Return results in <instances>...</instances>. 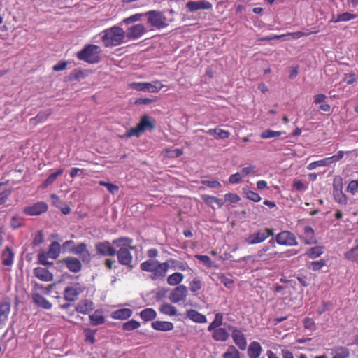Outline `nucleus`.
<instances>
[{"label": "nucleus", "instance_id": "f257e3e1", "mask_svg": "<svg viewBox=\"0 0 358 358\" xmlns=\"http://www.w3.org/2000/svg\"><path fill=\"white\" fill-rule=\"evenodd\" d=\"M125 31L118 26H113L103 31L102 41L106 47H113L121 45L124 42Z\"/></svg>", "mask_w": 358, "mask_h": 358}, {"label": "nucleus", "instance_id": "f03ea898", "mask_svg": "<svg viewBox=\"0 0 358 358\" xmlns=\"http://www.w3.org/2000/svg\"><path fill=\"white\" fill-rule=\"evenodd\" d=\"M101 48L96 45L89 44L76 53L78 59L89 64H97L101 60Z\"/></svg>", "mask_w": 358, "mask_h": 358}, {"label": "nucleus", "instance_id": "7ed1b4c3", "mask_svg": "<svg viewBox=\"0 0 358 358\" xmlns=\"http://www.w3.org/2000/svg\"><path fill=\"white\" fill-rule=\"evenodd\" d=\"M145 16L148 17V22L158 29L166 27V17L162 12L159 10H150L145 13Z\"/></svg>", "mask_w": 358, "mask_h": 358}, {"label": "nucleus", "instance_id": "20e7f679", "mask_svg": "<svg viewBox=\"0 0 358 358\" xmlns=\"http://www.w3.org/2000/svg\"><path fill=\"white\" fill-rule=\"evenodd\" d=\"M130 86L133 90L137 91L156 93L159 92L164 85L160 81L155 80L152 83H132Z\"/></svg>", "mask_w": 358, "mask_h": 358}, {"label": "nucleus", "instance_id": "39448f33", "mask_svg": "<svg viewBox=\"0 0 358 358\" xmlns=\"http://www.w3.org/2000/svg\"><path fill=\"white\" fill-rule=\"evenodd\" d=\"M96 255L103 257H113L117 253L116 248L108 241H99L94 245Z\"/></svg>", "mask_w": 358, "mask_h": 358}, {"label": "nucleus", "instance_id": "423d86ee", "mask_svg": "<svg viewBox=\"0 0 358 358\" xmlns=\"http://www.w3.org/2000/svg\"><path fill=\"white\" fill-rule=\"evenodd\" d=\"M57 264L60 265V266L65 265L69 271L74 273H79L83 268L80 259L73 256H68L59 260Z\"/></svg>", "mask_w": 358, "mask_h": 358}, {"label": "nucleus", "instance_id": "0eeeda50", "mask_svg": "<svg viewBox=\"0 0 358 358\" xmlns=\"http://www.w3.org/2000/svg\"><path fill=\"white\" fill-rule=\"evenodd\" d=\"M48 209V206L45 202L38 201L31 206L24 207L23 213L27 215L37 216L45 213Z\"/></svg>", "mask_w": 358, "mask_h": 358}, {"label": "nucleus", "instance_id": "6e6552de", "mask_svg": "<svg viewBox=\"0 0 358 358\" xmlns=\"http://www.w3.org/2000/svg\"><path fill=\"white\" fill-rule=\"evenodd\" d=\"M129 248H122L117 250V255L118 262L122 265L127 266L130 270L134 268V266L131 264L133 260V256L129 250Z\"/></svg>", "mask_w": 358, "mask_h": 358}, {"label": "nucleus", "instance_id": "1a4fd4ad", "mask_svg": "<svg viewBox=\"0 0 358 358\" xmlns=\"http://www.w3.org/2000/svg\"><path fill=\"white\" fill-rule=\"evenodd\" d=\"M187 294V287L184 285H179L171 290L169 299L172 303H177L185 300Z\"/></svg>", "mask_w": 358, "mask_h": 358}, {"label": "nucleus", "instance_id": "9d476101", "mask_svg": "<svg viewBox=\"0 0 358 358\" xmlns=\"http://www.w3.org/2000/svg\"><path fill=\"white\" fill-rule=\"evenodd\" d=\"M281 245H297L298 242L294 234L288 231H283L279 233L275 237V241Z\"/></svg>", "mask_w": 358, "mask_h": 358}, {"label": "nucleus", "instance_id": "9b49d317", "mask_svg": "<svg viewBox=\"0 0 358 358\" xmlns=\"http://www.w3.org/2000/svg\"><path fill=\"white\" fill-rule=\"evenodd\" d=\"M84 289L80 283H76L74 286L66 287L64 291V299L69 302H73L78 299V296Z\"/></svg>", "mask_w": 358, "mask_h": 358}, {"label": "nucleus", "instance_id": "f8f14e48", "mask_svg": "<svg viewBox=\"0 0 358 358\" xmlns=\"http://www.w3.org/2000/svg\"><path fill=\"white\" fill-rule=\"evenodd\" d=\"M147 31L143 24H137L129 27L125 31V36L129 39H137Z\"/></svg>", "mask_w": 358, "mask_h": 358}, {"label": "nucleus", "instance_id": "ddd939ff", "mask_svg": "<svg viewBox=\"0 0 358 358\" xmlns=\"http://www.w3.org/2000/svg\"><path fill=\"white\" fill-rule=\"evenodd\" d=\"M186 8L190 12H195L201 9L209 10L212 8V4L205 0L196 1H189L186 3Z\"/></svg>", "mask_w": 358, "mask_h": 358}, {"label": "nucleus", "instance_id": "4468645a", "mask_svg": "<svg viewBox=\"0 0 358 358\" xmlns=\"http://www.w3.org/2000/svg\"><path fill=\"white\" fill-rule=\"evenodd\" d=\"M35 277L44 282H50L54 279V275L47 268L43 267L35 268L33 271Z\"/></svg>", "mask_w": 358, "mask_h": 358}, {"label": "nucleus", "instance_id": "2eb2a0df", "mask_svg": "<svg viewBox=\"0 0 358 358\" xmlns=\"http://www.w3.org/2000/svg\"><path fill=\"white\" fill-rule=\"evenodd\" d=\"M231 337L234 343L241 350H245L247 347V341L245 335L239 330H234L231 334Z\"/></svg>", "mask_w": 358, "mask_h": 358}, {"label": "nucleus", "instance_id": "dca6fc26", "mask_svg": "<svg viewBox=\"0 0 358 358\" xmlns=\"http://www.w3.org/2000/svg\"><path fill=\"white\" fill-rule=\"evenodd\" d=\"M132 243L133 240L126 236L115 238L112 241V244L115 248H119V249L126 248L131 250H134L135 247L131 245Z\"/></svg>", "mask_w": 358, "mask_h": 358}, {"label": "nucleus", "instance_id": "f3484780", "mask_svg": "<svg viewBox=\"0 0 358 358\" xmlns=\"http://www.w3.org/2000/svg\"><path fill=\"white\" fill-rule=\"evenodd\" d=\"M138 126L142 132H144L147 130L152 131L155 128V122L152 120V117L147 115H144L141 117Z\"/></svg>", "mask_w": 358, "mask_h": 358}, {"label": "nucleus", "instance_id": "a211bd4d", "mask_svg": "<svg viewBox=\"0 0 358 358\" xmlns=\"http://www.w3.org/2000/svg\"><path fill=\"white\" fill-rule=\"evenodd\" d=\"M266 239V236L262 229L250 234L245 238V242L249 245H255L264 242Z\"/></svg>", "mask_w": 358, "mask_h": 358}, {"label": "nucleus", "instance_id": "6ab92c4d", "mask_svg": "<svg viewBox=\"0 0 358 358\" xmlns=\"http://www.w3.org/2000/svg\"><path fill=\"white\" fill-rule=\"evenodd\" d=\"M94 309V303L88 299L81 300L76 306V310L82 314H88Z\"/></svg>", "mask_w": 358, "mask_h": 358}, {"label": "nucleus", "instance_id": "aec40b11", "mask_svg": "<svg viewBox=\"0 0 358 358\" xmlns=\"http://www.w3.org/2000/svg\"><path fill=\"white\" fill-rule=\"evenodd\" d=\"M10 310V303L9 301H4L0 303V329H1L8 320Z\"/></svg>", "mask_w": 358, "mask_h": 358}, {"label": "nucleus", "instance_id": "412c9836", "mask_svg": "<svg viewBox=\"0 0 358 358\" xmlns=\"http://www.w3.org/2000/svg\"><path fill=\"white\" fill-rule=\"evenodd\" d=\"M151 326L155 330L162 331H171L174 328L172 322L166 321H154L151 323Z\"/></svg>", "mask_w": 358, "mask_h": 358}, {"label": "nucleus", "instance_id": "4be33fe9", "mask_svg": "<svg viewBox=\"0 0 358 358\" xmlns=\"http://www.w3.org/2000/svg\"><path fill=\"white\" fill-rule=\"evenodd\" d=\"M262 351V348L259 343L252 341L249 345L248 355L250 358H258L260 356Z\"/></svg>", "mask_w": 358, "mask_h": 358}, {"label": "nucleus", "instance_id": "5701e85b", "mask_svg": "<svg viewBox=\"0 0 358 358\" xmlns=\"http://www.w3.org/2000/svg\"><path fill=\"white\" fill-rule=\"evenodd\" d=\"M33 302L38 306L46 310H50L52 308L51 303L38 293L33 294Z\"/></svg>", "mask_w": 358, "mask_h": 358}, {"label": "nucleus", "instance_id": "b1692460", "mask_svg": "<svg viewBox=\"0 0 358 358\" xmlns=\"http://www.w3.org/2000/svg\"><path fill=\"white\" fill-rule=\"evenodd\" d=\"M201 199L206 204L208 205L213 209H215L213 206L214 203H215L219 208H222L224 204L222 199L213 196L203 194L201 195Z\"/></svg>", "mask_w": 358, "mask_h": 358}, {"label": "nucleus", "instance_id": "393cba45", "mask_svg": "<svg viewBox=\"0 0 358 358\" xmlns=\"http://www.w3.org/2000/svg\"><path fill=\"white\" fill-rule=\"evenodd\" d=\"M187 317L197 323H205L206 322V317L204 315L199 313L196 310L190 309L187 310Z\"/></svg>", "mask_w": 358, "mask_h": 358}, {"label": "nucleus", "instance_id": "a878e982", "mask_svg": "<svg viewBox=\"0 0 358 358\" xmlns=\"http://www.w3.org/2000/svg\"><path fill=\"white\" fill-rule=\"evenodd\" d=\"M229 336L226 329L222 327L213 330L212 334V338L216 341H226Z\"/></svg>", "mask_w": 358, "mask_h": 358}, {"label": "nucleus", "instance_id": "bb28decb", "mask_svg": "<svg viewBox=\"0 0 358 358\" xmlns=\"http://www.w3.org/2000/svg\"><path fill=\"white\" fill-rule=\"evenodd\" d=\"M132 310L129 308H121L113 311L111 313V317L115 320H126L130 317L132 315Z\"/></svg>", "mask_w": 358, "mask_h": 358}, {"label": "nucleus", "instance_id": "cd10ccee", "mask_svg": "<svg viewBox=\"0 0 358 358\" xmlns=\"http://www.w3.org/2000/svg\"><path fill=\"white\" fill-rule=\"evenodd\" d=\"M62 246L57 241H53L49 246L46 255H49L50 258L56 259L61 252Z\"/></svg>", "mask_w": 358, "mask_h": 358}, {"label": "nucleus", "instance_id": "c85d7f7f", "mask_svg": "<svg viewBox=\"0 0 358 358\" xmlns=\"http://www.w3.org/2000/svg\"><path fill=\"white\" fill-rule=\"evenodd\" d=\"M159 261L156 259H148L142 262L140 265V268L143 271L152 272L157 269Z\"/></svg>", "mask_w": 358, "mask_h": 358}, {"label": "nucleus", "instance_id": "c756f323", "mask_svg": "<svg viewBox=\"0 0 358 358\" xmlns=\"http://www.w3.org/2000/svg\"><path fill=\"white\" fill-rule=\"evenodd\" d=\"M2 264L4 266H11L13 263V258H14V252H13L12 249L7 246L5 250H3L2 253Z\"/></svg>", "mask_w": 358, "mask_h": 358}, {"label": "nucleus", "instance_id": "7c9ffc66", "mask_svg": "<svg viewBox=\"0 0 358 358\" xmlns=\"http://www.w3.org/2000/svg\"><path fill=\"white\" fill-rule=\"evenodd\" d=\"M139 315L141 318L145 321H151L155 319L157 317V313L153 308H147L143 309L139 313Z\"/></svg>", "mask_w": 358, "mask_h": 358}, {"label": "nucleus", "instance_id": "2f4dec72", "mask_svg": "<svg viewBox=\"0 0 358 358\" xmlns=\"http://www.w3.org/2000/svg\"><path fill=\"white\" fill-rule=\"evenodd\" d=\"M184 275L181 273L176 272L167 278V283L171 286H176L183 280Z\"/></svg>", "mask_w": 358, "mask_h": 358}, {"label": "nucleus", "instance_id": "473e14b6", "mask_svg": "<svg viewBox=\"0 0 358 358\" xmlns=\"http://www.w3.org/2000/svg\"><path fill=\"white\" fill-rule=\"evenodd\" d=\"M207 133L211 136H215L216 138L225 139L229 136V132L220 128L210 129Z\"/></svg>", "mask_w": 358, "mask_h": 358}, {"label": "nucleus", "instance_id": "72a5a7b5", "mask_svg": "<svg viewBox=\"0 0 358 358\" xmlns=\"http://www.w3.org/2000/svg\"><path fill=\"white\" fill-rule=\"evenodd\" d=\"M223 314L217 313L215 314L214 320L209 324L208 327V331H213V330L220 328L222 325Z\"/></svg>", "mask_w": 358, "mask_h": 358}, {"label": "nucleus", "instance_id": "f704fd0d", "mask_svg": "<svg viewBox=\"0 0 358 358\" xmlns=\"http://www.w3.org/2000/svg\"><path fill=\"white\" fill-rule=\"evenodd\" d=\"M90 324L94 326L102 324L105 322V317L100 312L96 310L92 315H90Z\"/></svg>", "mask_w": 358, "mask_h": 358}, {"label": "nucleus", "instance_id": "c9c22d12", "mask_svg": "<svg viewBox=\"0 0 358 358\" xmlns=\"http://www.w3.org/2000/svg\"><path fill=\"white\" fill-rule=\"evenodd\" d=\"M159 311L163 314L170 316L176 315L178 314L176 308L169 303L162 304L159 308Z\"/></svg>", "mask_w": 358, "mask_h": 358}, {"label": "nucleus", "instance_id": "e433bc0d", "mask_svg": "<svg viewBox=\"0 0 358 358\" xmlns=\"http://www.w3.org/2000/svg\"><path fill=\"white\" fill-rule=\"evenodd\" d=\"M357 17H358V15H357V14H351L348 12H345L342 14L338 15L336 19L333 18L332 20H331V22H347V21H350V20L355 19Z\"/></svg>", "mask_w": 358, "mask_h": 358}, {"label": "nucleus", "instance_id": "4c0bfd02", "mask_svg": "<svg viewBox=\"0 0 358 358\" xmlns=\"http://www.w3.org/2000/svg\"><path fill=\"white\" fill-rule=\"evenodd\" d=\"M87 249V245L85 243H79L73 245L69 248V252L76 255H80Z\"/></svg>", "mask_w": 358, "mask_h": 358}, {"label": "nucleus", "instance_id": "58836bf2", "mask_svg": "<svg viewBox=\"0 0 358 358\" xmlns=\"http://www.w3.org/2000/svg\"><path fill=\"white\" fill-rule=\"evenodd\" d=\"M243 192L246 198L254 202H259L261 201V196L256 192L250 190L248 187L243 188Z\"/></svg>", "mask_w": 358, "mask_h": 358}, {"label": "nucleus", "instance_id": "ea45409f", "mask_svg": "<svg viewBox=\"0 0 358 358\" xmlns=\"http://www.w3.org/2000/svg\"><path fill=\"white\" fill-rule=\"evenodd\" d=\"M334 197L336 201L341 204H345L347 203L346 196L343 193L341 189L337 188L335 186L334 188Z\"/></svg>", "mask_w": 358, "mask_h": 358}, {"label": "nucleus", "instance_id": "a19ab883", "mask_svg": "<svg viewBox=\"0 0 358 358\" xmlns=\"http://www.w3.org/2000/svg\"><path fill=\"white\" fill-rule=\"evenodd\" d=\"M240 355V352L234 345H230L222 355V358H241Z\"/></svg>", "mask_w": 358, "mask_h": 358}, {"label": "nucleus", "instance_id": "79ce46f5", "mask_svg": "<svg viewBox=\"0 0 358 358\" xmlns=\"http://www.w3.org/2000/svg\"><path fill=\"white\" fill-rule=\"evenodd\" d=\"M64 170L60 169L56 172L51 173L47 179L43 182V186L47 187L50 185L52 184L54 181L63 173Z\"/></svg>", "mask_w": 358, "mask_h": 358}, {"label": "nucleus", "instance_id": "37998d69", "mask_svg": "<svg viewBox=\"0 0 358 358\" xmlns=\"http://www.w3.org/2000/svg\"><path fill=\"white\" fill-rule=\"evenodd\" d=\"M171 267L174 269H178L180 271H185L189 268L187 264L185 262L178 261L173 259H169Z\"/></svg>", "mask_w": 358, "mask_h": 358}, {"label": "nucleus", "instance_id": "c03bdc74", "mask_svg": "<svg viewBox=\"0 0 358 358\" xmlns=\"http://www.w3.org/2000/svg\"><path fill=\"white\" fill-rule=\"evenodd\" d=\"M282 134H285V131H273L271 129H268L261 133L260 137L263 139H266V138H270L279 137Z\"/></svg>", "mask_w": 358, "mask_h": 358}, {"label": "nucleus", "instance_id": "a18cd8bd", "mask_svg": "<svg viewBox=\"0 0 358 358\" xmlns=\"http://www.w3.org/2000/svg\"><path fill=\"white\" fill-rule=\"evenodd\" d=\"M324 252V247L315 246L308 249L306 252V255L312 258L315 259L322 255Z\"/></svg>", "mask_w": 358, "mask_h": 358}, {"label": "nucleus", "instance_id": "49530a36", "mask_svg": "<svg viewBox=\"0 0 358 358\" xmlns=\"http://www.w3.org/2000/svg\"><path fill=\"white\" fill-rule=\"evenodd\" d=\"M83 331L85 335V342L94 344L96 341L94 336L97 331L90 328H85Z\"/></svg>", "mask_w": 358, "mask_h": 358}, {"label": "nucleus", "instance_id": "de8ad7c7", "mask_svg": "<svg viewBox=\"0 0 358 358\" xmlns=\"http://www.w3.org/2000/svg\"><path fill=\"white\" fill-rule=\"evenodd\" d=\"M145 16V13H136L130 17L124 18L121 24H129L138 21H140L142 17Z\"/></svg>", "mask_w": 358, "mask_h": 358}, {"label": "nucleus", "instance_id": "09e8293b", "mask_svg": "<svg viewBox=\"0 0 358 358\" xmlns=\"http://www.w3.org/2000/svg\"><path fill=\"white\" fill-rule=\"evenodd\" d=\"M140 325L141 324L139 322L134 320H131L123 324L122 329L124 331H132L138 329Z\"/></svg>", "mask_w": 358, "mask_h": 358}, {"label": "nucleus", "instance_id": "8fccbe9b", "mask_svg": "<svg viewBox=\"0 0 358 358\" xmlns=\"http://www.w3.org/2000/svg\"><path fill=\"white\" fill-rule=\"evenodd\" d=\"M85 73L80 69H74L68 76L69 80H79L85 77Z\"/></svg>", "mask_w": 358, "mask_h": 358}, {"label": "nucleus", "instance_id": "3c124183", "mask_svg": "<svg viewBox=\"0 0 358 358\" xmlns=\"http://www.w3.org/2000/svg\"><path fill=\"white\" fill-rule=\"evenodd\" d=\"M350 355L348 349L340 347L336 350L335 355L332 358H348Z\"/></svg>", "mask_w": 358, "mask_h": 358}, {"label": "nucleus", "instance_id": "603ef678", "mask_svg": "<svg viewBox=\"0 0 358 358\" xmlns=\"http://www.w3.org/2000/svg\"><path fill=\"white\" fill-rule=\"evenodd\" d=\"M343 156H344V152L338 151L336 155H334L331 157H326L325 159L327 161V165L329 166L330 164L341 160L343 157Z\"/></svg>", "mask_w": 358, "mask_h": 358}, {"label": "nucleus", "instance_id": "864d4df0", "mask_svg": "<svg viewBox=\"0 0 358 358\" xmlns=\"http://www.w3.org/2000/svg\"><path fill=\"white\" fill-rule=\"evenodd\" d=\"M202 288V282L201 281L195 278L192 282L189 283V289L192 292H196Z\"/></svg>", "mask_w": 358, "mask_h": 358}, {"label": "nucleus", "instance_id": "5fc2aeb1", "mask_svg": "<svg viewBox=\"0 0 358 358\" xmlns=\"http://www.w3.org/2000/svg\"><path fill=\"white\" fill-rule=\"evenodd\" d=\"M142 133L143 132L141 131V129H139V127L137 124L136 127H133L127 131V132L124 134V136L126 138H131L132 136L139 137Z\"/></svg>", "mask_w": 358, "mask_h": 358}, {"label": "nucleus", "instance_id": "6e6d98bb", "mask_svg": "<svg viewBox=\"0 0 358 358\" xmlns=\"http://www.w3.org/2000/svg\"><path fill=\"white\" fill-rule=\"evenodd\" d=\"M345 257L349 260L358 262V250L352 248L345 252Z\"/></svg>", "mask_w": 358, "mask_h": 358}, {"label": "nucleus", "instance_id": "4d7b16f0", "mask_svg": "<svg viewBox=\"0 0 358 358\" xmlns=\"http://www.w3.org/2000/svg\"><path fill=\"white\" fill-rule=\"evenodd\" d=\"M99 184L101 186L106 187L107 188L108 191L110 192L113 194L117 193V192L119 190L118 186H117L116 185H114L113 183L101 181L99 182Z\"/></svg>", "mask_w": 358, "mask_h": 358}, {"label": "nucleus", "instance_id": "13d9d810", "mask_svg": "<svg viewBox=\"0 0 358 358\" xmlns=\"http://www.w3.org/2000/svg\"><path fill=\"white\" fill-rule=\"evenodd\" d=\"M241 200V198L238 195L234 193H227L224 195V201L225 202H230L231 203H237Z\"/></svg>", "mask_w": 358, "mask_h": 358}, {"label": "nucleus", "instance_id": "bf43d9fd", "mask_svg": "<svg viewBox=\"0 0 358 358\" xmlns=\"http://www.w3.org/2000/svg\"><path fill=\"white\" fill-rule=\"evenodd\" d=\"M327 166L328 165L327 164V161L324 158L323 159H321L319 161H315V162H313L309 164V165L308 166L307 168L308 170H313L318 166Z\"/></svg>", "mask_w": 358, "mask_h": 358}, {"label": "nucleus", "instance_id": "052dcab7", "mask_svg": "<svg viewBox=\"0 0 358 358\" xmlns=\"http://www.w3.org/2000/svg\"><path fill=\"white\" fill-rule=\"evenodd\" d=\"M347 191L351 193L352 195L355 194V193L358 192V181H350L347 187Z\"/></svg>", "mask_w": 358, "mask_h": 358}, {"label": "nucleus", "instance_id": "680f3d73", "mask_svg": "<svg viewBox=\"0 0 358 358\" xmlns=\"http://www.w3.org/2000/svg\"><path fill=\"white\" fill-rule=\"evenodd\" d=\"M325 264L326 262L324 259L314 261L310 263V268H311L313 271H318Z\"/></svg>", "mask_w": 358, "mask_h": 358}, {"label": "nucleus", "instance_id": "e2e57ef3", "mask_svg": "<svg viewBox=\"0 0 358 358\" xmlns=\"http://www.w3.org/2000/svg\"><path fill=\"white\" fill-rule=\"evenodd\" d=\"M195 257L198 260H199L201 262H202L205 266H207L208 267L212 266V262L210 260V258L208 256L197 255Z\"/></svg>", "mask_w": 358, "mask_h": 358}, {"label": "nucleus", "instance_id": "0e129e2a", "mask_svg": "<svg viewBox=\"0 0 358 358\" xmlns=\"http://www.w3.org/2000/svg\"><path fill=\"white\" fill-rule=\"evenodd\" d=\"M11 227L16 229L22 225V219L18 216H14L11 219L10 222Z\"/></svg>", "mask_w": 358, "mask_h": 358}, {"label": "nucleus", "instance_id": "69168bd1", "mask_svg": "<svg viewBox=\"0 0 358 358\" xmlns=\"http://www.w3.org/2000/svg\"><path fill=\"white\" fill-rule=\"evenodd\" d=\"M81 262H83L85 264H90L92 260V255L88 249H87L83 253L80 255Z\"/></svg>", "mask_w": 358, "mask_h": 358}, {"label": "nucleus", "instance_id": "338daca9", "mask_svg": "<svg viewBox=\"0 0 358 358\" xmlns=\"http://www.w3.org/2000/svg\"><path fill=\"white\" fill-rule=\"evenodd\" d=\"M202 184L213 189H218L221 187L220 182L217 180H202Z\"/></svg>", "mask_w": 358, "mask_h": 358}, {"label": "nucleus", "instance_id": "774afa93", "mask_svg": "<svg viewBox=\"0 0 358 358\" xmlns=\"http://www.w3.org/2000/svg\"><path fill=\"white\" fill-rule=\"evenodd\" d=\"M169 264H170V262H169V260L165 262H162V263L159 262V263H158V265H157L158 270H159L162 273H164V277L166 276V272L169 268Z\"/></svg>", "mask_w": 358, "mask_h": 358}]
</instances>
